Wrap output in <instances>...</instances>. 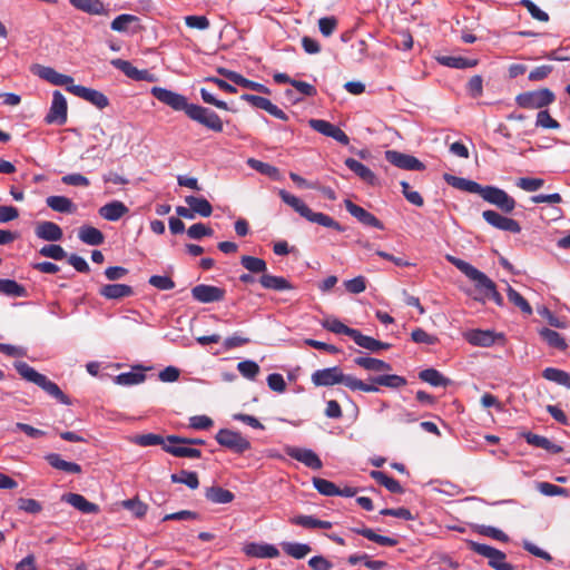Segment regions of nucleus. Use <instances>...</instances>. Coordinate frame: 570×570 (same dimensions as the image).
Listing matches in <instances>:
<instances>
[{"mask_svg": "<svg viewBox=\"0 0 570 570\" xmlns=\"http://www.w3.org/2000/svg\"><path fill=\"white\" fill-rule=\"evenodd\" d=\"M311 380L315 386L343 384L352 391L379 392V387L375 385H367V383H364L353 375L344 374L340 366L317 370L312 374Z\"/></svg>", "mask_w": 570, "mask_h": 570, "instance_id": "nucleus-1", "label": "nucleus"}, {"mask_svg": "<svg viewBox=\"0 0 570 570\" xmlns=\"http://www.w3.org/2000/svg\"><path fill=\"white\" fill-rule=\"evenodd\" d=\"M446 261L454 265L469 279L475 283L479 291L483 292L487 298H491L497 305H503V297L497 291V286L483 272L479 271L470 263L452 255L445 256Z\"/></svg>", "mask_w": 570, "mask_h": 570, "instance_id": "nucleus-2", "label": "nucleus"}, {"mask_svg": "<svg viewBox=\"0 0 570 570\" xmlns=\"http://www.w3.org/2000/svg\"><path fill=\"white\" fill-rule=\"evenodd\" d=\"M278 195L281 199L292 207L296 213H298L302 217L307 219L311 223L318 224L321 226L333 228L337 232H343V227L331 216L313 212L301 198L295 195L289 194L284 189H279Z\"/></svg>", "mask_w": 570, "mask_h": 570, "instance_id": "nucleus-3", "label": "nucleus"}, {"mask_svg": "<svg viewBox=\"0 0 570 570\" xmlns=\"http://www.w3.org/2000/svg\"><path fill=\"white\" fill-rule=\"evenodd\" d=\"M14 368L19 375L28 382H31L41 387L47 394L55 397L58 402L65 405H70V399L60 390V387L46 375L37 372L26 362H16Z\"/></svg>", "mask_w": 570, "mask_h": 570, "instance_id": "nucleus-4", "label": "nucleus"}, {"mask_svg": "<svg viewBox=\"0 0 570 570\" xmlns=\"http://www.w3.org/2000/svg\"><path fill=\"white\" fill-rule=\"evenodd\" d=\"M468 544L473 552L487 558L491 568L495 570H517L513 564L505 561V553L501 550L475 541H469Z\"/></svg>", "mask_w": 570, "mask_h": 570, "instance_id": "nucleus-5", "label": "nucleus"}, {"mask_svg": "<svg viewBox=\"0 0 570 570\" xmlns=\"http://www.w3.org/2000/svg\"><path fill=\"white\" fill-rule=\"evenodd\" d=\"M186 115L194 121L205 126L206 128L220 132L223 131V121L220 117L212 109L200 105L190 104Z\"/></svg>", "mask_w": 570, "mask_h": 570, "instance_id": "nucleus-6", "label": "nucleus"}, {"mask_svg": "<svg viewBox=\"0 0 570 570\" xmlns=\"http://www.w3.org/2000/svg\"><path fill=\"white\" fill-rule=\"evenodd\" d=\"M554 94L548 89H538L525 91L517 96L515 101L519 107L527 109H541L554 101Z\"/></svg>", "mask_w": 570, "mask_h": 570, "instance_id": "nucleus-7", "label": "nucleus"}, {"mask_svg": "<svg viewBox=\"0 0 570 570\" xmlns=\"http://www.w3.org/2000/svg\"><path fill=\"white\" fill-rule=\"evenodd\" d=\"M217 443L235 453H244L250 449V442L239 432L220 429L215 435Z\"/></svg>", "mask_w": 570, "mask_h": 570, "instance_id": "nucleus-8", "label": "nucleus"}, {"mask_svg": "<svg viewBox=\"0 0 570 570\" xmlns=\"http://www.w3.org/2000/svg\"><path fill=\"white\" fill-rule=\"evenodd\" d=\"M188 445L186 438L168 435L166 438V444H164V451L176 458L199 459L202 451Z\"/></svg>", "mask_w": 570, "mask_h": 570, "instance_id": "nucleus-9", "label": "nucleus"}, {"mask_svg": "<svg viewBox=\"0 0 570 570\" xmlns=\"http://www.w3.org/2000/svg\"><path fill=\"white\" fill-rule=\"evenodd\" d=\"M150 94L164 105L169 106L176 111H185L190 104H188L187 98L180 94L171 91L169 89L163 87H153Z\"/></svg>", "mask_w": 570, "mask_h": 570, "instance_id": "nucleus-10", "label": "nucleus"}, {"mask_svg": "<svg viewBox=\"0 0 570 570\" xmlns=\"http://www.w3.org/2000/svg\"><path fill=\"white\" fill-rule=\"evenodd\" d=\"M67 90L72 95L90 102L98 109H104L109 105L108 97L99 90L88 88L81 85L68 86Z\"/></svg>", "mask_w": 570, "mask_h": 570, "instance_id": "nucleus-11", "label": "nucleus"}, {"mask_svg": "<svg viewBox=\"0 0 570 570\" xmlns=\"http://www.w3.org/2000/svg\"><path fill=\"white\" fill-rule=\"evenodd\" d=\"M483 200L497 206L499 209L508 214L515 208L517 204L514 198L508 195L507 191L494 186H487V193L483 195Z\"/></svg>", "mask_w": 570, "mask_h": 570, "instance_id": "nucleus-12", "label": "nucleus"}, {"mask_svg": "<svg viewBox=\"0 0 570 570\" xmlns=\"http://www.w3.org/2000/svg\"><path fill=\"white\" fill-rule=\"evenodd\" d=\"M67 100L65 96L56 90L52 94V101L45 120L47 124L63 125L67 121Z\"/></svg>", "mask_w": 570, "mask_h": 570, "instance_id": "nucleus-13", "label": "nucleus"}, {"mask_svg": "<svg viewBox=\"0 0 570 570\" xmlns=\"http://www.w3.org/2000/svg\"><path fill=\"white\" fill-rule=\"evenodd\" d=\"M483 219L497 229L518 234L521 232L520 224L512 218L503 216L495 210H484L482 213Z\"/></svg>", "mask_w": 570, "mask_h": 570, "instance_id": "nucleus-14", "label": "nucleus"}, {"mask_svg": "<svg viewBox=\"0 0 570 570\" xmlns=\"http://www.w3.org/2000/svg\"><path fill=\"white\" fill-rule=\"evenodd\" d=\"M308 125L315 131L335 139L337 142L346 146L350 144L348 136L337 126L323 120V119H311Z\"/></svg>", "mask_w": 570, "mask_h": 570, "instance_id": "nucleus-15", "label": "nucleus"}, {"mask_svg": "<svg viewBox=\"0 0 570 570\" xmlns=\"http://www.w3.org/2000/svg\"><path fill=\"white\" fill-rule=\"evenodd\" d=\"M191 296L196 302L209 304L223 301L225 289L214 285L199 284L191 288Z\"/></svg>", "mask_w": 570, "mask_h": 570, "instance_id": "nucleus-16", "label": "nucleus"}, {"mask_svg": "<svg viewBox=\"0 0 570 570\" xmlns=\"http://www.w3.org/2000/svg\"><path fill=\"white\" fill-rule=\"evenodd\" d=\"M385 159L397 168L405 170H423L425 166L414 156L397 151L386 150Z\"/></svg>", "mask_w": 570, "mask_h": 570, "instance_id": "nucleus-17", "label": "nucleus"}, {"mask_svg": "<svg viewBox=\"0 0 570 570\" xmlns=\"http://www.w3.org/2000/svg\"><path fill=\"white\" fill-rule=\"evenodd\" d=\"M285 452L288 456L297 460L309 469L320 470L323 465L318 455L311 449L286 446Z\"/></svg>", "mask_w": 570, "mask_h": 570, "instance_id": "nucleus-18", "label": "nucleus"}, {"mask_svg": "<svg viewBox=\"0 0 570 570\" xmlns=\"http://www.w3.org/2000/svg\"><path fill=\"white\" fill-rule=\"evenodd\" d=\"M32 71L39 78H41L55 86H65L67 88L68 86L75 85L72 77L60 73L51 67L36 65L32 68Z\"/></svg>", "mask_w": 570, "mask_h": 570, "instance_id": "nucleus-19", "label": "nucleus"}, {"mask_svg": "<svg viewBox=\"0 0 570 570\" xmlns=\"http://www.w3.org/2000/svg\"><path fill=\"white\" fill-rule=\"evenodd\" d=\"M344 205L346 210L363 225L371 226L377 229H384L383 223L363 207L354 204L350 199H346L344 202Z\"/></svg>", "mask_w": 570, "mask_h": 570, "instance_id": "nucleus-20", "label": "nucleus"}, {"mask_svg": "<svg viewBox=\"0 0 570 570\" xmlns=\"http://www.w3.org/2000/svg\"><path fill=\"white\" fill-rule=\"evenodd\" d=\"M242 99L249 102L252 106L258 109L267 111L269 115L274 116L277 119L287 120V115L265 97L244 94L242 96Z\"/></svg>", "mask_w": 570, "mask_h": 570, "instance_id": "nucleus-21", "label": "nucleus"}, {"mask_svg": "<svg viewBox=\"0 0 570 570\" xmlns=\"http://www.w3.org/2000/svg\"><path fill=\"white\" fill-rule=\"evenodd\" d=\"M244 552L248 557L258 559H274L279 556V551L274 544L265 542H249L245 544Z\"/></svg>", "mask_w": 570, "mask_h": 570, "instance_id": "nucleus-22", "label": "nucleus"}, {"mask_svg": "<svg viewBox=\"0 0 570 570\" xmlns=\"http://www.w3.org/2000/svg\"><path fill=\"white\" fill-rule=\"evenodd\" d=\"M463 337L473 346L489 347L497 341V334L490 330H470Z\"/></svg>", "mask_w": 570, "mask_h": 570, "instance_id": "nucleus-23", "label": "nucleus"}, {"mask_svg": "<svg viewBox=\"0 0 570 570\" xmlns=\"http://www.w3.org/2000/svg\"><path fill=\"white\" fill-rule=\"evenodd\" d=\"M35 234L39 239L46 242H58L63 236L61 227L48 220L39 222L35 228Z\"/></svg>", "mask_w": 570, "mask_h": 570, "instance_id": "nucleus-24", "label": "nucleus"}, {"mask_svg": "<svg viewBox=\"0 0 570 570\" xmlns=\"http://www.w3.org/2000/svg\"><path fill=\"white\" fill-rule=\"evenodd\" d=\"M258 283L265 289H272L277 292L294 289L293 284L285 277L272 275L267 272L258 277Z\"/></svg>", "mask_w": 570, "mask_h": 570, "instance_id": "nucleus-25", "label": "nucleus"}, {"mask_svg": "<svg viewBox=\"0 0 570 570\" xmlns=\"http://www.w3.org/2000/svg\"><path fill=\"white\" fill-rule=\"evenodd\" d=\"M128 207L120 200H112L101 206L99 215L108 222H117L128 213Z\"/></svg>", "mask_w": 570, "mask_h": 570, "instance_id": "nucleus-26", "label": "nucleus"}, {"mask_svg": "<svg viewBox=\"0 0 570 570\" xmlns=\"http://www.w3.org/2000/svg\"><path fill=\"white\" fill-rule=\"evenodd\" d=\"M351 338L360 346L371 352L390 348L389 343L377 341L371 336L362 334L358 330L352 332Z\"/></svg>", "mask_w": 570, "mask_h": 570, "instance_id": "nucleus-27", "label": "nucleus"}, {"mask_svg": "<svg viewBox=\"0 0 570 570\" xmlns=\"http://www.w3.org/2000/svg\"><path fill=\"white\" fill-rule=\"evenodd\" d=\"M63 500L72 505L75 509L82 513H98L99 507L92 502H89L83 495L78 493H68L63 495Z\"/></svg>", "mask_w": 570, "mask_h": 570, "instance_id": "nucleus-28", "label": "nucleus"}, {"mask_svg": "<svg viewBox=\"0 0 570 570\" xmlns=\"http://www.w3.org/2000/svg\"><path fill=\"white\" fill-rule=\"evenodd\" d=\"M525 442L535 448L544 449L550 453H560L562 448L553 442H551L548 438L534 434L532 432H524L522 434Z\"/></svg>", "mask_w": 570, "mask_h": 570, "instance_id": "nucleus-29", "label": "nucleus"}, {"mask_svg": "<svg viewBox=\"0 0 570 570\" xmlns=\"http://www.w3.org/2000/svg\"><path fill=\"white\" fill-rule=\"evenodd\" d=\"M70 3L89 14L108 16L109 9L101 2V0H69Z\"/></svg>", "mask_w": 570, "mask_h": 570, "instance_id": "nucleus-30", "label": "nucleus"}, {"mask_svg": "<svg viewBox=\"0 0 570 570\" xmlns=\"http://www.w3.org/2000/svg\"><path fill=\"white\" fill-rule=\"evenodd\" d=\"M78 238L86 245L99 246L104 243L105 236L98 228L90 225H82L78 229Z\"/></svg>", "mask_w": 570, "mask_h": 570, "instance_id": "nucleus-31", "label": "nucleus"}, {"mask_svg": "<svg viewBox=\"0 0 570 570\" xmlns=\"http://www.w3.org/2000/svg\"><path fill=\"white\" fill-rule=\"evenodd\" d=\"M100 295L108 299H119L122 297L131 296L134 289L126 284H107L99 291Z\"/></svg>", "mask_w": 570, "mask_h": 570, "instance_id": "nucleus-32", "label": "nucleus"}, {"mask_svg": "<svg viewBox=\"0 0 570 570\" xmlns=\"http://www.w3.org/2000/svg\"><path fill=\"white\" fill-rule=\"evenodd\" d=\"M145 379L144 368L141 366H135L129 372L118 374L114 381L118 385L130 386L142 383Z\"/></svg>", "mask_w": 570, "mask_h": 570, "instance_id": "nucleus-33", "label": "nucleus"}, {"mask_svg": "<svg viewBox=\"0 0 570 570\" xmlns=\"http://www.w3.org/2000/svg\"><path fill=\"white\" fill-rule=\"evenodd\" d=\"M46 204L53 212L61 214H72L77 209L73 202L66 196H49L46 198Z\"/></svg>", "mask_w": 570, "mask_h": 570, "instance_id": "nucleus-34", "label": "nucleus"}, {"mask_svg": "<svg viewBox=\"0 0 570 570\" xmlns=\"http://www.w3.org/2000/svg\"><path fill=\"white\" fill-rule=\"evenodd\" d=\"M46 461L55 469L71 473V474H79L81 473V466L78 463L69 462L63 459L57 453H49L45 456Z\"/></svg>", "mask_w": 570, "mask_h": 570, "instance_id": "nucleus-35", "label": "nucleus"}, {"mask_svg": "<svg viewBox=\"0 0 570 570\" xmlns=\"http://www.w3.org/2000/svg\"><path fill=\"white\" fill-rule=\"evenodd\" d=\"M344 164L351 171H353L362 180H364L367 184H374L375 175L367 166H365L364 164L354 158H346Z\"/></svg>", "mask_w": 570, "mask_h": 570, "instance_id": "nucleus-36", "label": "nucleus"}, {"mask_svg": "<svg viewBox=\"0 0 570 570\" xmlns=\"http://www.w3.org/2000/svg\"><path fill=\"white\" fill-rule=\"evenodd\" d=\"M438 61L445 67L455 68V69H469L476 66L478 60L469 59L460 56H441L438 58Z\"/></svg>", "mask_w": 570, "mask_h": 570, "instance_id": "nucleus-37", "label": "nucleus"}, {"mask_svg": "<svg viewBox=\"0 0 570 570\" xmlns=\"http://www.w3.org/2000/svg\"><path fill=\"white\" fill-rule=\"evenodd\" d=\"M205 497L208 501L216 504H226L234 500L235 495L232 491L222 487H210L206 490Z\"/></svg>", "mask_w": 570, "mask_h": 570, "instance_id": "nucleus-38", "label": "nucleus"}, {"mask_svg": "<svg viewBox=\"0 0 570 570\" xmlns=\"http://www.w3.org/2000/svg\"><path fill=\"white\" fill-rule=\"evenodd\" d=\"M185 203L193 208L194 214L202 217H209L213 213L210 203L204 197L186 196Z\"/></svg>", "mask_w": 570, "mask_h": 570, "instance_id": "nucleus-39", "label": "nucleus"}, {"mask_svg": "<svg viewBox=\"0 0 570 570\" xmlns=\"http://www.w3.org/2000/svg\"><path fill=\"white\" fill-rule=\"evenodd\" d=\"M281 547L287 556L297 560L304 559L312 551L309 544L301 542L284 541Z\"/></svg>", "mask_w": 570, "mask_h": 570, "instance_id": "nucleus-40", "label": "nucleus"}, {"mask_svg": "<svg viewBox=\"0 0 570 570\" xmlns=\"http://www.w3.org/2000/svg\"><path fill=\"white\" fill-rule=\"evenodd\" d=\"M354 363L364 370L372 372H384L391 370V365L385 361L370 356H358L354 360Z\"/></svg>", "mask_w": 570, "mask_h": 570, "instance_id": "nucleus-41", "label": "nucleus"}, {"mask_svg": "<svg viewBox=\"0 0 570 570\" xmlns=\"http://www.w3.org/2000/svg\"><path fill=\"white\" fill-rule=\"evenodd\" d=\"M240 265L252 274L264 275L267 272V264L263 258L243 255Z\"/></svg>", "mask_w": 570, "mask_h": 570, "instance_id": "nucleus-42", "label": "nucleus"}, {"mask_svg": "<svg viewBox=\"0 0 570 570\" xmlns=\"http://www.w3.org/2000/svg\"><path fill=\"white\" fill-rule=\"evenodd\" d=\"M0 293L9 297H26L27 289L13 279L0 278Z\"/></svg>", "mask_w": 570, "mask_h": 570, "instance_id": "nucleus-43", "label": "nucleus"}, {"mask_svg": "<svg viewBox=\"0 0 570 570\" xmlns=\"http://www.w3.org/2000/svg\"><path fill=\"white\" fill-rule=\"evenodd\" d=\"M247 165L252 169L258 171L262 175H265V176L269 177L273 180H279L281 179L279 170L275 166H272V165H269L267 163L261 161V160L255 159V158H248L247 159Z\"/></svg>", "mask_w": 570, "mask_h": 570, "instance_id": "nucleus-44", "label": "nucleus"}, {"mask_svg": "<svg viewBox=\"0 0 570 570\" xmlns=\"http://www.w3.org/2000/svg\"><path fill=\"white\" fill-rule=\"evenodd\" d=\"M419 377L425 382L429 383L432 386L435 387H445L450 384V380L445 376H443L438 370L435 368H426L420 372Z\"/></svg>", "mask_w": 570, "mask_h": 570, "instance_id": "nucleus-45", "label": "nucleus"}, {"mask_svg": "<svg viewBox=\"0 0 570 570\" xmlns=\"http://www.w3.org/2000/svg\"><path fill=\"white\" fill-rule=\"evenodd\" d=\"M372 384L377 387V385L386 386L391 389H399L406 384V380L403 376L396 374H384L379 375L371 379Z\"/></svg>", "mask_w": 570, "mask_h": 570, "instance_id": "nucleus-46", "label": "nucleus"}, {"mask_svg": "<svg viewBox=\"0 0 570 570\" xmlns=\"http://www.w3.org/2000/svg\"><path fill=\"white\" fill-rule=\"evenodd\" d=\"M370 475L381 485L385 487L392 493H402L403 488L400 482L382 471L373 470Z\"/></svg>", "mask_w": 570, "mask_h": 570, "instance_id": "nucleus-47", "label": "nucleus"}, {"mask_svg": "<svg viewBox=\"0 0 570 570\" xmlns=\"http://www.w3.org/2000/svg\"><path fill=\"white\" fill-rule=\"evenodd\" d=\"M542 376L551 382L570 389V374L557 367H547L542 372Z\"/></svg>", "mask_w": 570, "mask_h": 570, "instance_id": "nucleus-48", "label": "nucleus"}, {"mask_svg": "<svg viewBox=\"0 0 570 570\" xmlns=\"http://www.w3.org/2000/svg\"><path fill=\"white\" fill-rule=\"evenodd\" d=\"M540 336L553 348L564 351L568 346L564 338L554 330L544 327L540 331Z\"/></svg>", "mask_w": 570, "mask_h": 570, "instance_id": "nucleus-49", "label": "nucleus"}, {"mask_svg": "<svg viewBox=\"0 0 570 570\" xmlns=\"http://www.w3.org/2000/svg\"><path fill=\"white\" fill-rule=\"evenodd\" d=\"M170 480L174 483L185 484L191 490L199 487L198 475L193 471L181 470L179 473L171 474Z\"/></svg>", "mask_w": 570, "mask_h": 570, "instance_id": "nucleus-50", "label": "nucleus"}, {"mask_svg": "<svg viewBox=\"0 0 570 570\" xmlns=\"http://www.w3.org/2000/svg\"><path fill=\"white\" fill-rule=\"evenodd\" d=\"M355 533L363 535L364 538L380 544L383 547H394L397 544V540L391 537L381 535L375 533L370 528H364L362 530H355Z\"/></svg>", "mask_w": 570, "mask_h": 570, "instance_id": "nucleus-51", "label": "nucleus"}, {"mask_svg": "<svg viewBox=\"0 0 570 570\" xmlns=\"http://www.w3.org/2000/svg\"><path fill=\"white\" fill-rule=\"evenodd\" d=\"M321 324L325 330L330 332H333L335 334H344L350 337L352 335V332L354 331V328L346 326L340 320L334 317L325 318Z\"/></svg>", "mask_w": 570, "mask_h": 570, "instance_id": "nucleus-52", "label": "nucleus"}, {"mask_svg": "<svg viewBox=\"0 0 570 570\" xmlns=\"http://www.w3.org/2000/svg\"><path fill=\"white\" fill-rule=\"evenodd\" d=\"M507 294L509 301L513 303L515 306H518L523 313H525L527 315L532 314V307L530 306L528 301L510 285H508L507 287Z\"/></svg>", "mask_w": 570, "mask_h": 570, "instance_id": "nucleus-53", "label": "nucleus"}, {"mask_svg": "<svg viewBox=\"0 0 570 570\" xmlns=\"http://www.w3.org/2000/svg\"><path fill=\"white\" fill-rule=\"evenodd\" d=\"M237 370L242 376L248 380H255L261 371L258 364L250 360L239 362L237 364Z\"/></svg>", "mask_w": 570, "mask_h": 570, "instance_id": "nucleus-54", "label": "nucleus"}, {"mask_svg": "<svg viewBox=\"0 0 570 570\" xmlns=\"http://www.w3.org/2000/svg\"><path fill=\"white\" fill-rule=\"evenodd\" d=\"M39 254L43 257L61 261L67 257L66 250L57 244L45 245L39 249Z\"/></svg>", "mask_w": 570, "mask_h": 570, "instance_id": "nucleus-55", "label": "nucleus"}, {"mask_svg": "<svg viewBox=\"0 0 570 570\" xmlns=\"http://www.w3.org/2000/svg\"><path fill=\"white\" fill-rule=\"evenodd\" d=\"M116 69L122 71L128 78L132 80L138 79L139 69L134 67L131 62L124 59H112L110 62Z\"/></svg>", "mask_w": 570, "mask_h": 570, "instance_id": "nucleus-56", "label": "nucleus"}, {"mask_svg": "<svg viewBox=\"0 0 570 570\" xmlns=\"http://www.w3.org/2000/svg\"><path fill=\"white\" fill-rule=\"evenodd\" d=\"M116 69L122 71L128 78L132 80L138 79L139 69L134 67L131 62L124 59H112L110 62Z\"/></svg>", "mask_w": 570, "mask_h": 570, "instance_id": "nucleus-57", "label": "nucleus"}, {"mask_svg": "<svg viewBox=\"0 0 570 570\" xmlns=\"http://www.w3.org/2000/svg\"><path fill=\"white\" fill-rule=\"evenodd\" d=\"M137 20H138V18L136 16L124 13V14L116 17L112 20L110 28L114 31L125 32L128 29V26L132 22H136Z\"/></svg>", "mask_w": 570, "mask_h": 570, "instance_id": "nucleus-58", "label": "nucleus"}, {"mask_svg": "<svg viewBox=\"0 0 570 570\" xmlns=\"http://www.w3.org/2000/svg\"><path fill=\"white\" fill-rule=\"evenodd\" d=\"M313 485L323 495L333 497L336 494L337 487L326 479L314 478Z\"/></svg>", "mask_w": 570, "mask_h": 570, "instance_id": "nucleus-59", "label": "nucleus"}, {"mask_svg": "<svg viewBox=\"0 0 570 570\" xmlns=\"http://www.w3.org/2000/svg\"><path fill=\"white\" fill-rule=\"evenodd\" d=\"M122 507L129 510L135 517L142 518L148 510L147 504L138 499H129L122 502Z\"/></svg>", "mask_w": 570, "mask_h": 570, "instance_id": "nucleus-60", "label": "nucleus"}, {"mask_svg": "<svg viewBox=\"0 0 570 570\" xmlns=\"http://www.w3.org/2000/svg\"><path fill=\"white\" fill-rule=\"evenodd\" d=\"M515 185L529 193L539 190L543 185L544 180L541 178L521 177L517 180Z\"/></svg>", "mask_w": 570, "mask_h": 570, "instance_id": "nucleus-61", "label": "nucleus"}, {"mask_svg": "<svg viewBox=\"0 0 570 570\" xmlns=\"http://www.w3.org/2000/svg\"><path fill=\"white\" fill-rule=\"evenodd\" d=\"M537 489L541 494L547 497L568 495V490L566 488H561L549 482H539L537 484Z\"/></svg>", "mask_w": 570, "mask_h": 570, "instance_id": "nucleus-62", "label": "nucleus"}, {"mask_svg": "<svg viewBox=\"0 0 570 570\" xmlns=\"http://www.w3.org/2000/svg\"><path fill=\"white\" fill-rule=\"evenodd\" d=\"M402 187V194L406 198V200L415 206H423L424 200L420 193L412 190L410 184L405 180L400 183Z\"/></svg>", "mask_w": 570, "mask_h": 570, "instance_id": "nucleus-63", "label": "nucleus"}, {"mask_svg": "<svg viewBox=\"0 0 570 570\" xmlns=\"http://www.w3.org/2000/svg\"><path fill=\"white\" fill-rule=\"evenodd\" d=\"M535 125L546 129H558L560 124L553 119L548 110H540L537 115Z\"/></svg>", "mask_w": 570, "mask_h": 570, "instance_id": "nucleus-64", "label": "nucleus"}]
</instances>
